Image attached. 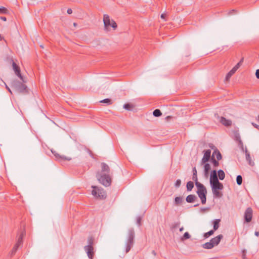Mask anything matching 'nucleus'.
<instances>
[{"mask_svg": "<svg viewBox=\"0 0 259 259\" xmlns=\"http://www.w3.org/2000/svg\"><path fill=\"white\" fill-rule=\"evenodd\" d=\"M109 166L105 162L101 163V170L98 171L96 177L98 181L105 187L111 185L112 179Z\"/></svg>", "mask_w": 259, "mask_h": 259, "instance_id": "1", "label": "nucleus"}, {"mask_svg": "<svg viewBox=\"0 0 259 259\" xmlns=\"http://www.w3.org/2000/svg\"><path fill=\"white\" fill-rule=\"evenodd\" d=\"M193 176H192V180L194 181L195 183L196 184V182H198L197 179V170L195 167L193 168L192 169Z\"/></svg>", "mask_w": 259, "mask_h": 259, "instance_id": "24", "label": "nucleus"}, {"mask_svg": "<svg viewBox=\"0 0 259 259\" xmlns=\"http://www.w3.org/2000/svg\"><path fill=\"white\" fill-rule=\"evenodd\" d=\"M202 246L203 248L207 249H210L214 247L213 245L211 244L210 241L202 244Z\"/></svg>", "mask_w": 259, "mask_h": 259, "instance_id": "25", "label": "nucleus"}, {"mask_svg": "<svg viewBox=\"0 0 259 259\" xmlns=\"http://www.w3.org/2000/svg\"><path fill=\"white\" fill-rule=\"evenodd\" d=\"M245 155H246V159L248 162V164L251 166H253L254 164V162L251 161V157L250 156L249 153L247 152V150H246V151H245Z\"/></svg>", "mask_w": 259, "mask_h": 259, "instance_id": "23", "label": "nucleus"}, {"mask_svg": "<svg viewBox=\"0 0 259 259\" xmlns=\"http://www.w3.org/2000/svg\"><path fill=\"white\" fill-rule=\"evenodd\" d=\"M181 185V180L180 179H178L176 181V182L175 184V186L176 188H179L180 187Z\"/></svg>", "mask_w": 259, "mask_h": 259, "instance_id": "42", "label": "nucleus"}, {"mask_svg": "<svg viewBox=\"0 0 259 259\" xmlns=\"http://www.w3.org/2000/svg\"><path fill=\"white\" fill-rule=\"evenodd\" d=\"M212 155H213V157H214V156L216 155V158L218 160H220L222 158V156L220 152V151L217 149L215 148L214 151L212 153Z\"/></svg>", "mask_w": 259, "mask_h": 259, "instance_id": "18", "label": "nucleus"}, {"mask_svg": "<svg viewBox=\"0 0 259 259\" xmlns=\"http://www.w3.org/2000/svg\"><path fill=\"white\" fill-rule=\"evenodd\" d=\"M172 117L171 116H167L165 117V120L168 121L170 119H171Z\"/></svg>", "mask_w": 259, "mask_h": 259, "instance_id": "53", "label": "nucleus"}, {"mask_svg": "<svg viewBox=\"0 0 259 259\" xmlns=\"http://www.w3.org/2000/svg\"><path fill=\"white\" fill-rule=\"evenodd\" d=\"M244 221L246 223L251 222L252 218V209L251 207H248L246 209L244 213Z\"/></svg>", "mask_w": 259, "mask_h": 259, "instance_id": "9", "label": "nucleus"}, {"mask_svg": "<svg viewBox=\"0 0 259 259\" xmlns=\"http://www.w3.org/2000/svg\"><path fill=\"white\" fill-rule=\"evenodd\" d=\"M19 246H20V245H19V244H17V243H16V244L14 245V247H13V249H14L15 250H17V249H18V247H19Z\"/></svg>", "mask_w": 259, "mask_h": 259, "instance_id": "51", "label": "nucleus"}, {"mask_svg": "<svg viewBox=\"0 0 259 259\" xmlns=\"http://www.w3.org/2000/svg\"><path fill=\"white\" fill-rule=\"evenodd\" d=\"M67 13L69 14H71L72 13V11L71 9H68L67 11Z\"/></svg>", "mask_w": 259, "mask_h": 259, "instance_id": "56", "label": "nucleus"}, {"mask_svg": "<svg viewBox=\"0 0 259 259\" xmlns=\"http://www.w3.org/2000/svg\"><path fill=\"white\" fill-rule=\"evenodd\" d=\"M220 183L218 177H216L215 178H210V186L214 185L218 183Z\"/></svg>", "mask_w": 259, "mask_h": 259, "instance_id": "28", "label": "nucleus"}, {"mask_svg": "<svg viewBox=\"0 0 259 259\" xmlns=\"http://www.w3.org/2000/svg\"><path fill=\"white\" fill-rule=\"evenodd\" d=\"M11 86L19 93L26 94L28 93L27 86L19 80H13Z\"/></svg>", "mask_w": 259, "mask_h": 259, "instance_id": "3", "label": "nucleus"}, {"mask_svg": "<svg viewBox=\"0 0 259 259\" xmlns=\"http://www.w3.org/2000/svg\"><path fill=\"white\" fill-rule=\"evenodd\" d=\"M162 114H153V116L154 117H159Z\"/></svg>", "mask_w": 259, "mask_h": 259, "instance_id": "61", "label": "nucleus"}, {"mask_svg": "<svg viewBox=\"0 0 259 259\" xmlns=\"http://www.w3.org/2000/svg\"><path fill=\"white\" fill-rule=\"evenodd\" d=\"M221 222L220 219H215L213 221V229L214 231L217 230L220 227V223Z\"/></svg>", "mask_w": 259, "mask_h": 259, "instance_id": "19", "label": "nucleus"}, {"mask_svg": "<svg viewBox=\"0 0 259 259\" xmlns=\"http://www.w3.org/2000/svg\"><path fill=\"white\" fill-rule=\"evenodd\" d=\"M213 196L216 198H221L223 194L219 191L223 189L224 186L222 183L220 182L211 186Z\"/></svg>", "mask_w": 259, "mask_h": 259, "instance_id": "6", "label": "nucleus"}, {"mask_svg": "<svg viewBox=\"0 0 259 259\" xmlns=\"http://www.w3.org/2000/svg\"><path fill=\"white\" fill-rule=\"evenodd\" d=\"M100 103L105 104L106 105L112 104L113 101L111 99L107 98L100 101Z\"/></svg>", "mask_w": 259, "mask_h": 259, "instance_id": "26", "label": "nucleus"}, {"mask_svg": "<svg viewBox=\"0 0 259 259\" xmlns=\"http://www.w3.org/2000/svg\"><path fill=\"white\" fill-rule=\"evenodd\" d=\"M215 116L219 122L221 123L223 125L225 126L228 127L231 125L232 121L229 119H227L224 117H220L218 114H215Z\"/></svg>", "mask_w": 259, "mask_h": 259, "instance_id": "8", "label": "nucleus"}, {"mask_svg": "<svg viewBox=\"0 0 259 259\" xmlns=\"http://www.w3.org/2000/svg\"><path fill=\"white\" fill-rule=\"evenodd\" d=\"M209 147L212 149H214V150H215V148H217L213 144H209Z\"/></svg>", "mask_w": 259, "mask_h": 259, "instance_id": "50", "label": "nucleus"}, {"mask_svg": "<svg viewBox=\"0 0 259 259\" xmlns=\"http://www.w3.org/2000/svg\"><path fill=\"white\" fill-rule=\"evenodd\" d=\"M103 22L104 25V29L106 31H109V27L111 26V20H110V17L108 15L104 14L103 16Z\"/></svg>", "mask_w": 259, "mask_h": 259, "instance_id": "11", "label": "nucleus"}, {"mask_svg": "<svg viewBox=\"0 0 259 259\" xmlns=\"http://www.w3.org/2000/svg\"><path fill=\"white\" fill-rule=\"evenodd\" d=\"M223 238V235L222 234H220L212 238L210 242L213 245V247L217 246L220 242L221 240Z\"/></svg>", "mask_w": 259, "mask_h": 259, "instance_id": "15", "label": "nucleus"}, {"mask_svg": "<svg viewBox=\"0 0 259 259\" xmlns=\"http://www.w3.org/2000/svg\"><path fill=\"white\" fill-rule=\"evenodd\" d=\"M235 138L236 139V140L238 141L239 145L243 146V143L240 139V136L239 134L235 136Z\"/></svg>", "mask_w": 259, "mask_h": 259, "instance_id": "39", "label": "nucleus"}, {"mask_svg": "<svg viewBox=\"0 0 259 259\" xmlns=\"http://www.w3.org/2000/svg\"><path fill=\"white\" fill-rule=\"evenodd\" d=\"M92 194L96 198L103 199L106 197V194L103 189L97 186H92Z\"/></svg>", "mask_w": 259, "mask_h": 259, "instance_id": "5", "label": "nucleus"}, {"mask_svg": "<svg viewBox=\"0 0 259 259\" xmlns=\"http://www.w3.org/2000/svg\"><path fill=\"white\" fill-rule=\"evenodd\" d=\"M208 210H209L208 208L205 207V208H201L200 211L201 212L204 213L205 211H208Z\"/></svg>", "mask_w": 259, "mask_h": 259, "instance_id": "44", "label": "nucleus"}, {"mask_svg": "<svg viewBox=\"0 0 259 259\" xmlns=\"http://www.w3.org/2000/svg\"><path fill=\"white\" fill-rule=\"evenodd\" d=\"M172 117L171 116H167L165 117V120L168 121L170 119H171Z\"/></svg>", "mask_w": 259, "mask_h": 259, "instance_id": "54", "label": "nucleus"}, {"mask_svg": "<svg viewBox=\"0 0 259 259\" xmlns=\"http://www.w3.org/2000/svg\"><path fill=\"white\" fill-rule=\"evenodd\" d=\"M242 256L243 259H245L246 258V250L244 249L242 251Z\"/></svg>", "mask_w": 259, "mask_h": 259, "instance_id": "45", "label": "nucleus"}, {"mask_svg": "<svg viewBox=\"0 0 259 259\" xmlns=\"http://www.w3.org/2000/svg\"><path fill=\"white\" fill-rule=\"evenodd\" d=\"M209 174V171H204V175L205 178H208Z\"/></svg>", "mask_w": 259, "mask_h": 259, "instance_id": "46", "label": "nucleus"}, {"mask_svg": "<svg viewBox=\"0 0 259 259\" xmlns=\"http://www.w3.org/2000/svg\"><path fill=\"white\" fill-rule=\"evenodd\" d=\"M51 151L56 159L60 162H63L66 160L70 161L71 160V158L70 157H66L64 155H61L55 151L51 150Z\"/></svg>", "mask_w": 259, "mask_h": 259, "instance_id": "12", "label": "nucleus"}, {"mask_svg": "<svg viewBox=\"0 0 259 259\" xmlns=\"http://www.w3.org/2000/svg\"><path fill=\"white\" fill-rule=\"evenodd\" d=\"M123 108L129 111L137 112L136 106L131 103H127L123 105Z\"/></svg>", "mask_w": 259, "mask_h": 259, "instance_id": "16", "label": "nucleus"}, {"mask_svg": "<svg viewBox=\"0 0 259 259\" xmlns=\"http://www.w3.org/2000/svg\"><path fill=\"white\" fill-rule=\"evenodd\" d=\"M237 69H236L235 67H233L226 75L225 80L228 81L230 79V77H231L233 74L235 73V72L237 71Z\"/></svg>", "mask_w": 259, "mask_h": 259, "instance_id": "20", "label": "nucleus"}, {"mask_svg": "<svg viewBox=\"0 0 259 259\" xmlns=\"http://www.w3.org/2000/svg\"><path fill=\"white\" fill-rule=\"evenodd\" d=\"M6 89L8 90V91L11 93V94H12V91L11 90H10V89L7 86V85H6Z\"/></svg>", "mask_w": 259, "mask_h": 259, "instance_id": "60", "label": "nucleus"}, {"mask_svg": "<svg viewBox=\"0 0 259 259\" xmlns=\"http://www.w3.org/2000/svg\"><path fill=\"white\" fill-rule=\"evenodd\" d=\"M9 13V10L4 7H0V14H7Z\"/></svg>", "mask_w": 259, "mask_h": 259, "instance_id": "32", "label": "nucleus"}, {"mask_svg": "<svg viewBox=\"0 0 259 259\" xmlns=\"http://www.w3.org/2000/svg\"><path fill=\"white\" fill-rule=\"evenodd\" d=\"M236 13V11L235 10H232L230 12V14H232L233 13Z\"/></svg>", "mask_w": 259, "mask_h": 259, "instance_id": "59", "label": "nucleus"}, {"mask_svg": "<svg viewBox=\"0 0 259 259\" xmlns=\"http://www.w3.org/2000/svg\"><path fill=\"white\" fill-rule=\"evenodd\" d=\"M180 225V222H177V223H174L171 227V229H177L178 227H179Z\"/></svg>", "mask_w": 259, "mask_h": 259, "instance_id": "41", "label": "nucleus"}, {"mask_svg": "<svg viewBox=\"0 0 259 259\" xmlns=\"http://www.w3.org/2000/svg\"><path fill=\"white\" fill-rule=\"evenodd\" d=\"M204 164V171H209L210 169V164L207 162Z\"/></svg>", "mask_w": 259, "mask_h": 259, "instance_id": "37", "label": "nucleus"}, {"mask_svg": "<svg viewBox=\"0 0 259 259\" xmlns=\"http://www.w3.org/2000/svg\"><path fill=\"white\" fill-rule=\"evenodd\" d=\"M214 231H215L213 229V230H210L209 231H208L206 233H205L203 235L204 238H208L210 236H211L214 234Z\"/></svg>", "mask_w": 259, "mask_h": 259, "instance_id": "31", "label": "nucleus"}, {"mask_svg": "<svg viewBox=\"0 0 259 259\" xmlns=\"http://www.w3.org/2000/svg\"><path fill=\"white\" fill-rule=\"evenodd\" d=\"M25 234V231H22L18 237L17 240V244H19L20 245L23 242V238Z\"/></svg>", "mask_w": 259, "mask_h": 259, "instance_id": "22", "label": "nucleus"}, {"mask_svg": "<svg viewBox=\"0 0 259 259\" xmlns=\"http://www.w3.org/2000/svg\"><path fill=\"white\" fill-rule=\"evenodd\" d=\"M236 182L238 185H241L242 183V177L241 175H238L236 177Z\"/></svg>", "mask_w": 259, "mask_h": 259, "instance_id": "34", "label": "nucleus"}, {"mask_svg": "<svg viewBox=\"0 0 259 259\" xmlns=\"http://www.w3.org/2000/svg\"><path fill=\"white\" fill-rule=\"evenodd\" d=\"M255 76L257 79H259V69H257L255 72Z\"/></svg>", "mask_w": 259, "mask_h": 259, "instance_id": "49", "label": "nucleus"}, {"mask_svg": "<svg viewBox=\"0 0 259 259\" xmlns=\"http://www.w3.org/2000/svg\"><path fill=\"white\" fill-rule=\"evenodd\" d=\"M190 237H191V236L189 234V233L187 232L184 233V234L183 235L181 239H182V240H186V239L190 238Z\"/></svg>", "mask_w": 259, "mask_h": 259, "instance_id": "36", "label": "nucleus"}, {"mask_svg": "<svg viewBox=\"0 0 259 259\" xmlns=\"http://www.w3.org/2000/svg\"><path fill=\"white\" fill-rule=\"evenodd\" d=\"M211 162L213 164L214 167H218L219 165V160H216L215 158L213 157V155L211 156Z\"/></svg>", "mask_w": 259, "mask_h": 259, "instance_id": "30", "label": "nucleus"}, {"mask_svg": "<svg viewBox=\"0 0 259 259\" xmlns=\"http://www.w3.org/2000/svg\"><path fill=\"white\" fill-rule=\"evenodd\" d=\"M16 251H17L16 250H15L13 248V249L11 251V255H14L16 253Z\"/></svg>", "mask_w": 259, "mask_h": 259, "instance_id": "57", "label": "nucleus"}, {"mask_svg": "<svg viewBox=\"0 0 259 259\" xmlns=\"http://www.w3.org/2000/svg\"><path fill=\"white\" fill-rule=\"evenodd\" d=\"M218 177H219L218 178L220 180H223L225 178V174L224 171L222 169H220L218 170Z\"/></svg>", "mask_w": 259, "mask_h": 259, "instance_id": "27", "label": "nucleus"}, {"mask_svg": "<svg viewBox=\"0 0 259 259\" xmlns=\"http://www.w3.org/2000/svg\"><path fill=\"white\" fill-rule=\"evenodd\" d=\"M199 204L198 203V204H195V205H194V207H197V206H199Z\"/></svg>", "mask_w": 259, "mask_h": 259, "instance_id": "64", "label": "nucleus"}, {"mask_svg": "<svg viewBox=\"0 0 259 259\" xmlns=\"http://www.w3.org/2000/svg\"><path fill=\"white\" fill-rule=\"evenodd\" d=\"M183 201V198L181 196L176 197L175 198V204L177 206L180 205Z\"/></svg>", "mask_w": 259, "mask_h": 259, "instance_id": "21", "label": "nucleus"}, {"mask_svg": "<svg viewBox=\"0 0 259 259\" xmlns=\"http://www.w3.org/2000/svg\"><path fill=\"white\" fill-rule=\"evenodd\" d=\"M197 199L196 196L193 194H190L187 196L186 201L188 203H193Z\"/></svg>", "mask_w": 259, "mask_h": 259, "instance_id": "17", "label": "nucleus"}, {"mask_svg": "<svg viewBox=\"0 0 259 259\" xmlns=\"http://www.w3.org/2000/svg\"><path fill=\"white\" fill-rule=\"evenodd\" d=\"M171 111L173 112H176V113H178L180 112H182V113L185 112L186 113H187V112H190V111L187 108H182L179 106H175V107L172 108Z\"/></svg>", "mask_w": 259, "mask_h": 259, "instance_id": "13", "label": "nucleus"}, {"mask_svg": "<svg viewBox=\"0 0 259 259\" xmlns=\"http://www.w3.org/2000/svg\"><path fill=\"white\" fill-rule=\"evenodd\" d=\"M195 185L197 188L196 192L197 195L200 198L202 204H204L206 202L207 190L205 187L201 183L196 182Z\"/></svg>", "mask_w": 259, "mask_h": 259, "instance_id": "2", "label": "nucleus"}, {"mask_svg": "<svg viewBox=\"0 0 259 259\" xmlns=\"http://www.w3.org/2000/svg\"><path fill=\"white\" fill-rule=\"evenodd\" d=\"M218 177L217 175V171L216 170H213L211 171L210 174V178H215Z\"/></svg>", "mask_w": 259, "mask_h": 259, "instance_id": "35", "label": "nucleus"}, {"mask_svg": "<svg viewBox=\"0 0 259 259\" xmlns=\"http://www.w3.org/2000/svg\"><path fill=\"white\" fill-rule=\"evenodd\" d=\"M187 190L191 191L194 187V183L192 181H189L186 185Z\"/></svg>", "mask_w": 259, "mask_h": 259, "instance_id": "29", "label": "nucleus"}, {"mask_svg": "<svg viewBox=\"0 0 259 259\" xmlns=\"http://www.w3.org/2000/svg\"><path fill=\"white\" fill-rule=\"evenodd\" d=\"M0 19L4 21H6L7 20L6 17L3 16L1 17Z\"/></svg>", "mask_w": 259, "mask_h": 259, "instance_id": "58", "label": "nucleus"}, {"mask_svg": "<svg viewBox=\"0 0 259 259\" xmlns=\"http://www.w3.org/2000/svg\"><path fill=\"white\" fill-rule=\"evenodd\" d=\"M84 249L86 251L90 259H93L94 255L93 246H84Z\"/></svg>", "mask_w": 259, "mask_h": 259, "instance_id": "14", "label": "nucleus"}, {"mask_svg": "<svg viewBox=\"0 0 259 259\" xmlns=\"http://www.w3.org/2000/svg\"><path fill=\"white\" fill-rule=\"evenodd\" d=\"M94 238L93 237H89L88 239V245L86 246H93L94 243Z\"/></svg>", "mask_w": 259, "mask_h": 259, "instance_id": "33", "label": "nucleus"}, {"mask_svg": "<svg viewBox=\"0 0 259 259\" xmlns=\"http://www.w3.org/2000/svg\"><path fill=\"white\" fill-rule=\"evenodd\" d=\"M251 124L256 128L259 130V125L254 122H252Z\"/></svg>", "mask_w": 259, "mask_h": 259, "instance_id": "48", "label": "nucleus"}, {"mask_svg": "<svg viewBox=\"0 0 259 259\" xmlns=\"http://www.w3.org/2000/svg\"><path fill=\"white\" fill-rule=\"evenodd\" d=\"M165 17H166V14H165V13L162 14L160 16L161 18L163 19H165Z\"/></svg>", "mask_w": 259, "mask_h": 259, "instance_id": "55", "label": "nucleus"}, {"mask_svg": "<svg viewBox=\"0 0 259 259\" xmlns=\"http://www.w3.org/2000/svg\"><path fill=\"white\" fill-rule=\"evenodd\" d=\"M243 60L244 58H242L240 61L234 67H235L236 69H238L243 63Z\"/></svg>", "mask_w": 259, "mask_h": 259, "instance_id": "38", "label": "nucleus"}, {"mask_svg": "<svg viewBox=\"0 0 259 259\" xmlns=\"http://www.w3.org/2000/svg\"><path fill=\"white\" fill-rule=\"evenodd\" d=\"M184 230V227H182L181 228H180V232H182Z\"/></svg>", "mask_w": 259, "mask_h": 259, "instance_id": "63", "label": "nucleus"}, {"mask_svg": "<svg viewBox=\"0 0 259 259\" xmlns=\"http://www.w3.org/2000/svg\"><path fill=\"white\" fill-rule=\"evenodd\" d=\"M211 151L210 149L203 151L204 155L201 161V164H203L207 162L210 159H211Z\"/></svg>", "mask_w": 259, "mask_h": 259, "instance_id": "10", "label": "nucleus"}, {"mask_svg": "<svg viewBox=\"0 0 259 259\" xmlns=\"http://www.w3.org/2000/svg\"><path fill=\"white\" fill-rule=\"evenodd\" d=\"M152 113H161V112L160 109H157L154 110Z\"/></svg>", "mask_w": 259, "mask_h": 259, "instance_id": "47", "label": "nucleus"}, {"mask_svg": "<svg viewBox=\"0 0 259 259\" xmlns=\"http://www.w3.org/2000/svg\"><path fill=\"white\" fill-rule=\"evenodd\" d=\"M11 61L12 62L13 69L15 71L16 75L19 77V78L23 82H26V80L25 78L23 77V76H22L21 74L20 68L19 66L15 62H14L13 59H11Z\"/></svg>", "mask_w": 259, "mask_h": 259, "instance_id": "7", "label": "nucleus"}, {"mask_svg": "<svg viewBox=\"0 0 259 259\" xmlns=\"http://www.w3.org/2000/svg\"><path fill=\"white\" fill-rule=\"evenodd\" d=\"M135 236V233L134 229L132 228L129 229L128 231L127 238L125 243L126 253L129 252L132 247L133 246L134 243Z\"/></svg>", "mask_w": 259, "mask_h": 259, "instance_id": "4", "label": "nucleus"}, {"mask_svg": "<svg viewBox=\"0 0 259 259\" xmlns=\"http://www.w3.org/2000/svg\"><path fill=\"white\" fill-rule=\"evenodd\" d=\"M255 236H258V235H259V232L255 231Z\"/></svg>", "mask_w": 259, "mask_h": 259, "instance_id": "62", "label": "nucleus"}, {"mask_svg": "<svg viewBox=\"0 0 259 259\" xmlns=\"http://www.w3.org/2000/svg\"><path fill=\"white\" fill-rule=\"evenodd\" d=\"M110 26L112 27L114 30H115L117 27L116 23L113 20H111V24Z\"/></svg>", "mask_w": 259, "mask_h": 259, "instance_id": "40", "label": "nucleus"}, {"mask_svg": "<svg viewBox=\"0 0 259 259\" xmlns=\"http://www.w3.org/2000/svg\"><path fill=\"white\" fill-rule=\"evenodd\" d=\"M141 220H142V218L141 217H138L137 218V223L139 226H141Z\"/></svg>", "mask_w": 259, "mask_h": 259, "instance_id": "43", "label": "nucleus"}, {"mask_svg": "<svg viewBox=\"0 0 259 259\" xmlns=\"http://www.w3.org/2000/svg\"><path fill=\"white\" fill-rule=\"evenodd\" d=\"M19 246H20V245H19V244H17V243H16V244L14 245V247H13V249H14L15 250H17V249H18V247H19Z\"/></svg>", "mask_w": 259, "mask_h": 259, "instance_id": "52", "label": "nucleus"}]
</instances>
